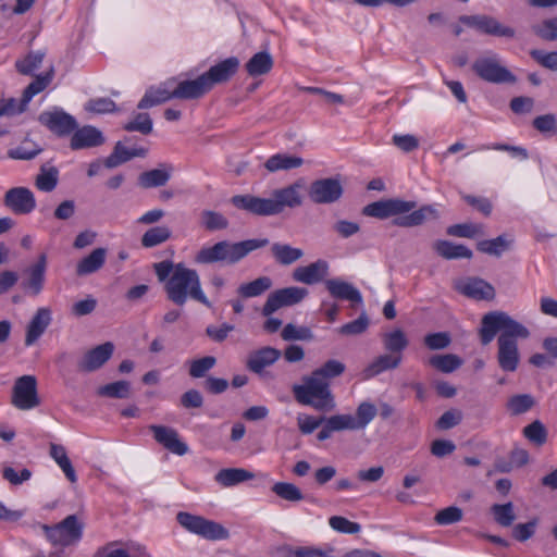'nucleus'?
Returning a JSON list of instances; mask_svg holds the SVG:
<instances>
[{"label": "nucleus", "mask_w": 557, "mask_h": 557, "mask_svg": "<svg viewBox=\"0 0 557 557\" xmlns=\"http://www.w3.org/2000/svg\"><path fill=\"white\" fill-rule=\"evenodd\" d=\"M346 366L338 360L330 359L309 375L302 376V384H295L292 392L296 401L310 406L322 412L332 411L336 407L330 380L341 376Z\"/></svg>", "instance_id": "f257e3e1"}, {"label": "nucleus", "mask_w": 557, "mask_h": 557, "mask_svg": "<svg viewBox=\"0 0 557 557\" xmlns=\"http://www.w3.org/2000/svg\"><path fill=\"white\" fill-rule=\"evenodd\" d=\"M417 203L399 198L379 200L367 205L363 214L367 216L386 220L395 218L393 224L399 227H413L422 225L428 219H437L438 212L433 206H422L413 210Z\"/></svg>", "instance_id": "f03ea898"}, {"label": "nucleus", "mask_w": 557, "mask_h": 557, "mask_svg": "<svg viewBox=\"0 0 557 557\" xmlns=\"http://www.w3.org/2000/svg\"><path fill=\"white\" fill-rule=\"evenodd\" d=\"M304 184L298 181L286 187L274 189L271 198H261L252 195L233 196L231 202L237 209L245 210L255 215L269 216L280 214L285 208H297L302 205L300 190Z\"/></svg>", "instance_id": "7ed1b4c3"}, {"label": "nucleus", "mask_w": 557, "mask_h": 557, "mask_svg": "<svg viewBox=\"0 0 557 557\" xmlns=\"http://www.w3.org/2000/svg\"><path fill=\"white\" fill-rule=\"evenodd\" d=\"M166 297L177 306H184L193 299L211 308V302L202 290L199 274L196 270L187 268L184 263H176L175 272L164 285Z\"/></svg>", "instance_id": "20e7f679"}, {"label": "nucleus", "mask_w": 557, "mask_h": 557, "mask_svg": "<svg viewBox=\"0 0 557 557\" xmlns=\"http://www.w3.org/2000/svg\"><path fill=\"white\" fill-rule=\"evenodd\" d=\"M176 521L189 533L196 534L208 541H221L226 540L230 536L228 530L221 523L206 519L201 516L180 511L176 515Z\"/></svg>", "instance_id": "39448f33"}, {"label": "nucleus", "mask_w": 557, "mask_h": 557, "mask_svg": "<svg viewBox=\"0 0 557 557\" xmlns=\"http://www.w3.org/2000/svg\"><path fill=\"white\" fill-rule=\"evenodd\" d=\"M176 521L189 533L196 534L208 541H221L226 540L230 536L228 530L221 523L206 519L201 516L180 511L176 515Z\"/></svg>", "instance_id": "423d86ee"}, {"label": "nucleus", "mask_w": 557, "mask_h": 557, "mask_svg": "<svg viewBox=\"0 0 557 557\" xmlns=\"http://www.w3.org/2000/svg\"><path fill=\"white\" fill-rule=\"evenodd\" d=\"M48 540L54 546H71L81 541L84 524L76 515H70L53 527L42 525Z\"/></svg>", "instance_id": "0eeeda50"}, {"label": "nucleus", "mask_w": 557, "mask_h": 557, "mask_svg": "<svg viewBox=\"0 0 557 557\" xmlns=\"http://www.w3.org/2000/svg\"><path fill=\"white\" fill-rule=\"evenodd\" d=\"M472 70L483 81L502 84L515 83V75L505 66L500 64L499 57L496 53H488L478 58L473 64Z\"/></svg>", "instance_id": "6e6552de"}, {"label": "nucleus", "mask_w": 557, "mask_h": 557, "mask_svg": "<svg viewBox=\"0 0 557 557\" xmlns=\"http://www.w3.org/2000/svg\"><path fill=\"white\" fill-rule=\"evenodd\" d=\"M459 23L484 35L506 38H512L516 35L512 27L503 25L495 17L486 14L461 15Z\"/></svg>", "instance_id": "1a4fd4ad"}, {"label": "nucleus", "mask_w": 557, "mask_h": 557, "mask_svg": "<svg viewBox=\"0 0 557 557\" xmlns=\"http://www.w3.org/2000/svg\"><path fill=\"white\" fill-rule=\"evenodd\" d=\"M11 403L20 410H30L39 406L37 380L34 375H23L15 381Z\"/></svg>", "instance_id": "9d476101"}, {"label": "nucleus", "mask_w": 557, "mask_h": 557, "mask_svg": "<svg viewBox=\"0 0 557 557\" xmlns=\"http://www.w3.org/2000/svg\"><path fill=\"white\" fill-rule=\"evenodd\" d=\"M344 194L339 178L326 177L313 181L308 188L309 199L315 205L337 202Z\"/></svg>", "instance_id": "9b49d317"}, {"label": "nucleus", "mask_w": 557, "mask_h": 557, "mask_svg": "<svg viewBox=\"0 0 557 557\" xmlns=\"http://www.w3.org/2000/svg\"><path fill=\"white\" fill-rule=\"evenodd\" d=\"M268 238H252L238 243H231L227 240L219 242L220 246V260L228 264H235L243 260L248 253L253 250L263 248L269 245Z\"/></svg>", "instance_id": "f8f14e48"}, {"label": "nucleus", "mask_w": 557, "mask_h": 557, "mask_svg": "<svg viewBox=\"0 0 557 557\" xmlns=\"http://www.w3.org/2000/svg\"><path fill=\"white\" fill-rule=\"evenodd\" d=\"M307 295L308 290L304 287L290 286L276 289L268 296L262 308V314L264 317H270L282 307L299 304Z\"/></svg>", "instance_id": "ddd939ff"}, {"label": "nucleus", "mask_w": 557, "mask_h": 557, "mask_svg": "<svg viewBox=\"0 0 557 557\" xmlns=\"http://www.w3.org/2000/svg\"><path fill=\"white\" fill-rule=\"evenodd\" d=\"M38 121L59 137L71 135L77 128L76 119L61 108L40 113Z\"/></svg>", "instance_id": "4468645a"}, {"label": "nucleus", "mask_w": 557, "mask_h": 557, "mask_svg": "<svg viewBox=\"0 0 557 557\" xmlns=\"http://www.w3.org/2000/svg\"><path fill=\"white\" fill-rule=\"evenodd\" d=\"M3 205L12 213L25 215L32 213L36 208V198L34 193L23 186L8 189L3 196Z\"/></svg>", "instance_id": "2eb2a0df"}, {"label": "nucleus", "mask_w": 557, "mask_h": 557, "mask_svg": "<svg viewBox=\"0 0 557 557\" xmlns=\"http://www.w3.org/2000/svg\"><path fill=\"white\" fill-rule=\"evenodd\" d=\"M114 344L106 342L91 349L86 350L77 361V371L79 373H92L102 368L114 352Z\"/></svg>", "instance_id": "dca6fc26"}, {"label": "nucleus", "mask_w": 557, "mask_h": 557, "mask_svg": "<svg viewBox=\"0 0 557 557\" xmlns=\"http://www.w3.org/2000/svg\"><path fill=\"white\" fill-rule=\"evenodd\" d=\"M149 430L153 433V438L164 448L178 456L188 453V446L180 440L177 431L170 426L151 424Z\"/></svg>", "instance_id": "f3484780"}, {"label": "nucleus", "mask_w": 557, "mask_h": 557, "mask_svg": "<svg viewBox=\"0 0 557 557\" xmlns=\"http://www.w3.org/2000/svg\"><path fill=\"white\" fill-rule=\"evenodd\" d=\"M106 138L100 129L92 125L78 127L72 133L70 148L72 150H82L95 148L103 145Z\"/></svg>", "instance_id": "a211bd4d"}, {"label": "nucleus", "mask_w": 557, "mask_h": 557, "mask_svg": "<svg viewBox=\"0 0 557 557\" xmlns=\"http://www.w3.org/2000/svg\"><path fill=\"white\" fill-rule=\"evenodd\" d=\"M496 359L498 367L503 371L515 372L520 363L518 342L506 341L505 337H498Z\"/></svg>", "instance_id": "6ab92c4d"}, {"label": "nucleus", "mask_w": 557, "mask_h": 557, "mask_svg": "<svg viewBox=\"0 0 557 557\" xmlns=\"http://www.w3.org/2000/svg\"><path fill=\"white\" fill-rule=\"evenodd\" d=\"M325 287L333 298L349 301L351 307H358L363 304L360 290L351 283L341 278H331L325 281Z\"/></svg>", "instance_id": "aec40b11"}, {"label": "nucleus", "mask_w": 557, "mask_h": 557, "mask_svg": "<svg viewBox=\"0 0 557 557\" xmlns=\"http://www.w3.org/2000/svg\"><path fill=\"white\" fill-rule=\"evenodd\" d=\"M239 60L231 57L211 66L202 76L211 90L214 85L227 82L237 72Z\"/></svg>", "instance_id": "412c9836"}, {"label": "nucleus", "mask_w": 557, "mask_h": 557, "mask_svg": "<svg viewBox=\"0 0 557 557\" xmlns=\"http://www.w3.org/2000/svg\"><path fill=\"white\" fill-rule=\"evenodd\" d=\"M377 409L370 401H362L356 409V416L339 414L346 430L357 431L363 430L375 418Z\"/></svg>", "instance_id": "4be33fe9"}, {"label": "nucleus", "mask_w": 557, "mask_h": 557, "mask_svg": "<svg viewBox=\"0 0 557 557\" xmlns=\"http://www.w3.org/2000/svg\"><path fill=\"white\" fill-rule=\"evenodd\" d=\"M46 270V253H41L37 261L25 270L27 278L22 285L30 295L37 296L41 293L45 284Z\"/></svg>", "instance_id": "5701e85b"}, {"label": "nucleus", "mask_w": 557, "mask_h": 557, "mask_svg": "<svg viewBox=\"0 0 557 557\" xmlns=\"http://www.w3.org/2000/svg\"><path fill=\"white\" fill-rule=\"evenodd\" d=\"M209 91L210 89L202 74L196 79H185L173 85L174 98L181 100L199 99Z\"/></svg>", "instance_id": "b1692460"}, {"label": "nucleus", "mask_w": 557, "mask_h": 557, "mask_svg": "<svg viewBox=\"0 0 557 557\" xmlns=\"http://www.w3.org/2000/svg\"><path fill=\"white\" fill-rule=\"evenodd\" d=\"M175 81L169 79L156 87H150L137 104L138 109H149L161 104L170 99H175L173 95V85Z\"/></svg>", "instance_id": "393cba45"}, {"label": "nucleus", "mask_w": 557, "mask_h": 557, "mask_svg": "<svg viewBox=\"0 0 557 557\" xmlns=\"http://www.w3.org/2000/svg\"><path fill=\"white\" fill-rule=\"evenodd\" d=\"M329 271V264L324 260H318L308 265L298 267L293 272L296 282L312 285L321 282Z\"/></svg>", "instance_id": "a878e982"}, {"label": "nucleus", "mask_w": 557, "mask_h": 557, "mask_svg": "<svg viewBox=\"0 0 557 557\" xmlns=\"http://www.w3.org/2000/svg\"><path fill=\"white\" fill-rule=\"evenodd\" d=\"M456 288L461 294L478 300H488L495 296L494 287L486 281L479 277L461 281L456 285Z\"/></svg>", "instance_id": "bb28decb"}, {"label": "nucleus", "mask_w": 557, "mask_h": 557, "mask_svg": "<svg viewBox=\"0 0 557 557\" xmlns=\"http://www.w3.org/2000/svg\"><path fill=\"white\" fill-rule=\"evenodd\" d=\"M281 357V351L273 347H263L249 354L246 367L249 371L261 374Z\"/></svg>", "instance_id": "cd10ccee"}, {"label": "nucleus", "mask_w": 557, "mask_h": 557, "mask_svg": "<svg viewBox=\"0 0 557 557\" xmlns=\"http://www.w3.org/2000/svg\"><path fill=\"white\" fill-rule=\"evenodd\" d=\"M51 310L49 308H39L26 329L25 345L32 346L45 333L51 323Z\"/></svg>", "instance_id": "c85d7f7f"}, {"label": "nucleus", "mask_w": 557, "mask_h": 557, "mask_svg": "<svg viewBox=\"0 0 557 557\" xmlns=\"http://www.w3.org/2000/svg\"><path fill=\"white\" fill-rule=\"evenodd\" d=\"M503 311H493L482 318L480 337L483 345L490 344L498 332L503 333Z\"/></svg>", "instance_id": "c756f323"}, {"label": "nucleus", "mask_w": 557, "mask_h": 557, "mask_svg": "<svg viewBox=\"0 0 557 557\" xmlns=\"http://www.w3.org/2000/svg\"><path fill=\"white\" fill-rule=\"evenodd\" d=\"M173 166L171 164H161L160 168L143 172L138 177V184L143 188H153L164 186L171 178Z\"/></svg>", "instance_id": "7c9ffc66"}, {"label": "nucleus", "mask_w": 557, "mask_h": 557, "mask_svg": "<svg viewBox=\"0 0 557 557\" xmlns=\"http://www.w3.org/2000/svg\"><path fill=\"white\" fill-rule=\"evenodd\" d=\"M304 164L301 157L288 153H275L271 156L265 162L264 168L270 173L278 171H290L298 169Z\"/></svg>", "instance_id": "2f4dec72"}, {"label": "nucleus", "mask_w": 557, "mask_h": 557, "mask_svg": "<svg viewBox=\"0 0 557 557\" xmlns=\"http://www.w3.org/2000/svg\"><path fill=\"white\" fill-rule=\"evenodd\" d=\"M271 255L276 263L287 267L304 257V250L288 244L274 243L271 246Z\"/></svg>", "instance_id": "473e14b6"}, {"label": "nucleus", "mask_w": 557, "mask_h": 557, "mask_svg": "<svg viewBox=\"0 0 557 557\" xmlns=\"http://www.w3.org/2000/svg\"><path fill=\"white\" fill-rule=\"evenodd\" d=\"M433 248L441 257L448 260L472 258V251L467 246L461 244H454L448 240H436L433 245Z\"/></svg>", "instance_id": "72a5a7b5"}, {"label": "nucleus", "mask_w": 557, "mask_h": 557, "mask_svg": "<svg viewBox=\"0 0 557 557\" xmlns=\"http://www.w3.org/2000/svg\"><path fill=\"white\" fill-rule=\"evenodd\" d=\"M255 478L252 472L240 468H226L220 470L214 480L222 486L230 487Z\"/></svg>", "instance_id": "f704fd0d"}, {"label": "nucleus", "mask_w": 557, "mask_h": 557, "mask_svg": "<svg viewBox=\"0 0 557 557\" xmlns=\"http://www.w3.org/2000/svg\"><path fill=\"white\" fill-rule=\"evenodd\" d=\"M247 73L252 76H261L268 74L273 67V58L267 51L255 53L246 63Z\"/></svg>", "instance_id": "c9c22d12"}, {"label": "nucleus", "mask_w": 557, "mask_h": 557, "mask_svg": "<svg viewBox=\"0 0 557 557\" xmlns=\"http://www.w3.org/2000/svg\"><path fill=\"white\" fill-rule=\"evenodd\" d=\"M106 249L97 248L92 250L87 257L83 258L76 267L77 275H87L98 271L106 261Z\"/></svg>", "instance_id": "e433bc0d"}, {"label": "nucleus", "mask_w": 557, "mask_h": 557, "mask_svg": "<svg viewBox=\"0 0 557 557\" xmlns=\"http://www.w3.org/2000/svg\"><path fill=\"white\" fill-rule=\"evenodd\" d=\"M401 356L382 355L370 363L363 371L364 379L373 377L383 371L395 369L399 366Z\"/></svg>", "instance_id": "4c0bfd02"}, {"label": "nucleus", "mask_w": 557, "mask_h": 557, "mask_svg": "<svg viewBox=\"0 0 557 557\" xmlns=\"http://www.w3.org/2000/svg\"><path fill=\"white\" fill-rule=\"evenodd\" d=\"M273 285L269 276H260L256 280L239 285L237 293L244 298L258 297L269 290Z\"/></svg>", "instance_id": "58836bf2"}, {"label": "nucleus", "mask_w": 557, "mask_h": 557, "mask_svg": "<svg viewBox=\"0 0 557 557\" xmlns=\"http://www.w3.org/2000/svg\"><path fill=\"white\" fill-rule=\"evenodd\" d=\"M171 235L170 227L165 225L153 226L143 234L140 244L144 248H153L169 240Z\"/></svg>", "instance_id": "ea45409f"}, {"label": "nucleus", "mask_w": 557, "mask_h": 557, "mask_svg": "<svg viewBox=\"0 0 557 557\" xmlns=\"http://www.w3.org/2000/svg\"><path fill=\"white\" fill-rule=\"evenodd\" d=\"M50 456L58 463V466L62 469L65 476L72 483L76 482V473L69 459L65 448L59 444H50Z\"/></svg>", "instance_id": "a19ab883"}, {"label": "nucleus", "mask_w": 557, "mask_h": 557, "mask_svg": "<svg viewBox=\"0 0 557 557\" xmlns=\"http://www.w3.org/2000/svg\"><path fill=\"white\" fill-rule=\"evenodd\" d=\"M529 335V330L524 325L504 312L503 333L498 337H505L506 341H517V338H528Z\"/></svg>", "instance_id": "79ce46f5"}, {"label": "nucleus", "mask_w": 557, "mask_h": 557, "mask_svg": "<svg viewBox=\"0 0 557 557\" xmlns=\"http://www.w3.org/2000/svg\"><path fill=\"white\" fill-rule=\"evenodd\" d=\"M512 240L506 235H499L493 239H485L478 243L479 251L499 257L504 251L508 250Z\"/></svg>", "instance_id": "37998d69"}, {"label": "nucleus", "mask_w": 557, "mask_h": 557, "mask_svg": "<svg viewBox=\"0 0 557 557\" xmlns=\"http://www.w3.org/2000/svg\"><path fill=\"white\" fill-rule=\"evenodd\" d=\"M271 491L281 499L289 503H299L305 499L301 490L289 482H276L272 485Z\"/></svg>", "instance_id": "c03bdc74"}, {"label": "nucleus", "mask_w": 557, "mask_h": 557, "mask_svg": "<svg viewBox=\"0 0 557 557\" xmlns=\"http://www.w3.org/2000/svg\"><path fill=\"white\" fill-rule=\"evenodd\" d=\"M429 363L441 372L450 373L462 364V360L453 354L434 355L429 359Z\"/></svg>", "instance_id": "a18cd8bd"}, {"label": "nucleus", "mask_w": 557, "mask_h": 557, "mask_svg": "<svg viewBox=\"0 0 557 557\" xmlns=\"http://www.w3.org/2000/svg\"><path fill=\"white\" fill-rule=\"evenodd\" d=\"M408 343L406 334L400 329H396L383 336L384 348L392 354L400 355L408 346Z\"/></svg>", "instance_id": "49530a36"}, {"label": "nucleus", "mask_w": 557, "mask_h": 557, "mask_svg": "<svg viewBox=\"0 0 557 557\" xmlns=\"http://www.w3.org/2000/svg\"><path fill=\"white\" fill-rule=\"evenodd\" d=\"M129 394L131 384L127 381L109 383L98 389V395L116 399L127 398Z\"/></svg>", "instance_id": "de8ad7c7"}, {"label": "nucleus", "mask_w": 557, "mask_h": 557, "mask_svg": "<svg viewBox=\"0 0 557 557\" xmlns=\"http://www.w3.org/2000/svg\"><path fill=\"white\" fill-rule=\"evenodd\" d=\"M494 520L502 527H510L516 520L512 503L495 504L491 507Z\"/></svg>", "instance_id": "09e8293b"}, {"label": "nucleus", "mask_w": 557, "mask_h": 557, "mask_svg": "<svg viewBox=\"0 0 557 557\" xmlns=\"http://www.w3.org/2000/svg\"><path fill=\"white\" fill-rule=\"evenodd\" d=\"M53 69L45 75H37L36 78L25 88L23 92L24 103H29L32 98L42 91L52 81Z\"/></svg>", "instance_id": "8fccbe9b"}, {"label": "nucleus", "mask_w": 557, "mask_h": 557, "mask_svg": "<svg viewBox=\"0 0 557 557\" xmlns=\"http://www.w3.org/2000/svg\"><path fill=\"white\" fill-rule=\"evenodd\" d=\"M201 224L210 231L225 230L228 226L227 219L216 211L205 210L201 212Z\"/></svg>", "instance_id": "3c124183"}, {"label": "nucleus", "mask_w": 557, "mask_h": 557, "mask_svg": "<svg viewBox=\"0 0 557 557\" xmlns=\"http://www.w3.org/2000/svg\"><path fill=\"white\" fill-rule=\"evenodd\" d=\"M44 58L42 51L29 52L24 59L16 61L15 67L21 74L29 75L41 65Z\"/></svg>", "instance_id": "603ef678"}, {"label": "nucleus", "mask_w": 557, "mask_h": 557, "mask_svg": "<svg viewBox=\"0 0 557 557\" xmlns=\"http://www.w3.org/2000/svg\"><path fill=\"white\" fill-rule=\"evenodd\" d=\"M447 234L456 237L474 238L484 234L483 225L473 223L455 224L447 228Z\"/></svg>", "instance_id": "864d4df0"}, {"label": "nucleus", "mask_w": 557, "mask_h": 557, "mask_svg": "<svg viewBox=\"0 0 557 557\" xmlns=\"http://www.w3.org/2000/svg\"><path fill=\"white\" fill-rule=\"evenodd\" d=\"M131 153V149L123 146L121 141H117L114 146L112 153L104 159L103 164L108 169L116 168L132 160Z\"/></svg>", "instance_id": "5fc2aeb1"}, {"label": "nucleus", "mask_w": 557, "mask_h": 557, "mask_svg": "<svg viewBox=\"0 0 557 557\" xmlns=\"http://www.w3.org/2000/svg\"><path fill=\"white\" fill-rule=\"evenodd\" d=\"M532 32L543 40L554 41L557 39V17H550L542 23L533 25Z\"/></svg>", "instance_id": "6e6d98bb"}, {"label": "nucleus", "mask_w": 557, "mask_h": 557, "mask_svg": "<svg viewBox=\"0 0 557 557\" xmlns=\"http://www.w3.org/2000/svg\"><path fill=\"white\" fill-rule=\"evenodd\" d=\"M322 424V429L317 434V438L321 442L330 438L332 436V433L334 432H341L346 430L339 414L325 417Z\"/></svg>", "instance_id": "4d7b16f0"}, {"label": "nucleus", "mask_w": 557, "mask_h": 557, "mask_svg": "<svg viewBox=\"0 0 557 557\" xmlns=\"http://www.w3.org/2000/svg\"><path fill=\"white\" fill-rule=\"evenodd\" d=\"M35 184L39 190L46 193L52 191L58 184V170L55 168L49 170L42 169L37 175Z\"/></svg>", "instance_id": "13d9d810"}, {"label": "nucleus", "mask_w": 557, "mask_h": 557, "mask_svg": "<svg viewBox=\"0 0 557 557\" xmlns=\"http://www.w3.org/2000/svg\"><path fill=\"white\" fill-rule=\"evenodd\" d=\"M463 512L459 507L449 506L436 512L434 521L438 525H449L462 520Z\"/></svg>", "instance_id": "bf43d9fd"}, {"label": "nucleus", "mask_w": 557, "mask_h": 557, "mask_svg": "<svg viewBox=\"0 0 557 557\" xmlns=\"http://www.w3.org/2000/svg\"><path fill=\"white\" fill-rule=\"evenodd\" d=\"M523 435L535 445H543L547 440V431L544 424L535 420L523 429Z\"/></svg>", "instance_id": "052dcab7"}, {"label": "nucleus", "mask_w": 557, "mask_h": 557, "mask_svg": "<svg viewBox=\"0 0 557 557\" xmlns=\"http://www.w3.org/2000/svg\"><path fill=\"white\" fill-rule=\"evenodd\" d=\"M152 120L148 113H137L133 121L124 125V129L127 132H139L144 135H148L152 132Z\"/></svg>", "instance_id": "680f3d73"}, {"label": "nucleus", "mask_w": 557, "mask_h": 557, "mask_svg": "<svg viewBox=\"0 0 557 557\" xmlns=\"http://www.w3.org/2000/svg\"><path fill=\"white\" fill-rule=\"evenodd\" d=\"M281 336L284 341H310L313 338L309 327L296 326L292 323L284 326Z\"/></svg>", "instance_id": "e2e57ef3"}, {"label": "nucleus", "mask_w": 557, "mask_h": 557, "mask_svg": "<svg viewBox=\"0 0 557 557\" xmlns=\"http://www.w3.org/2000/svg\"><path fill=\"white\" fill-rule=\"evenodd\" d=\"M534 406V399L531 395L520 394L512 396L507 404L512 414H521L529 411Z\"/></svg>", "instance_id": "0e129e2a"}, {"label": "nucleus", "mask_w": 557, "mask_h": 557, "mask_svg": "<svg viewBox=\"0 0 557 557\" xmlns=\"http://www.w3.org/2000/svg\"><path fill=\"white\" fill-rule=\"evenodd\" d=\"M330 527L339 533L356 534L360 532L361 525L342 516H333L329 519Z\"/></svg>", "instance_id": "69168bd1"}, {"label": "nucleus", "mask_w": 557, "mask_h": 557, "mask_svg": "<svg viewBox=\"0 0 557 557\" xmlns=\"http://www.w3.org/2000/svg\"><path fill=\"white\" fill-rule=\"evenodd\" d=\"M216 363L215 357L206 356L190 362L189 375L195 379L203 377Z\"/></svg>", "instance_id": "338daca9"}, {"label": "nucleus", "mask_w": 557, "mask_h": 557, "mask_svg": "<svg viewBox=\"0 0 557 557\" xmlns=\"http://www.w3.org/2000/svg\"><path fill=\"white\" fill-rule=\"evenodd\" d=\"M332 552V548L327 550H322L320 548L304 546L297 548H289L286 552L285 557H333L331 555Z\"/></svg>", "instance_id": "774afa93"}]
</instances>
